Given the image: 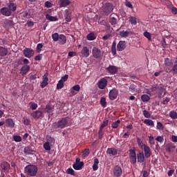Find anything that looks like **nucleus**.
<instances>
[{"instance_id": "f257e3e1", "label": "nucleus", "mask_w": 177, "mask_h": 177, "mask_svg": "<svg viewBox=\"0 0 177 177\" xmlns=\"http://www.w3.org/2000/svg\"><path fill=\"white\" fill-rule=\"evenodd\" d=\"M24 174L28 177L37 176L38 174V167L35 165H28L24 167Z\"/></svg>"}, {"instance_id": "f03ea898", "label": "nucleus", "mask_w": 177, "mask_h": 177, "mask_svg": "<svg viewBox=\"0 0 177 177\" xmlns=\"http://www.w3.org/2000/svg\"><path fill=\"white\" fill-rule=\"evenodd\" d=\"M114 10V6L111 3H103L101 8V11L105 15V16H109L110 13L113 12Z\"/></svg>"}, {"instance_id": "7ed1b4c3", "label": "nucleus", "mask_w": 177, "mask_h": 177, "mask_svg": "<svg viewBox=\"0 0 177 177\" xmlns=\"http://www.w3.org/2000/svg\"><path fill=\"white\" fill-rule=\"evenodd\" d=\"M68 124V120L66 118H62L61 120H58V122L53 123V127L54 129H63V128H66L67 124Z\"/></svg>"}, {"instance_id": "20e7f679", "label": "nucleus", "mask_w": 177, "mask_h": 177, "mask_svg": "<svg viewBox=\"0 0 177 177\" xmlns=\"http://www.w3.org/2000/svg\"><path fill=\"white\" fill-rule=\"evenodd\" d=\"M165 71L167 73H172V62L169 58L165 59Z\"/></svg>"}, {"instance_id": "39448f33", "label": "nucleus", "mask_w": 177, "mask_h": 177, "mask_svg": "<svg viewBox=\"0 0 177 177\" xmlns=\"http://www.w3.org/2000/svg\"><path fill=\"white\" fill-rule=\"evenodd\" d=\"M118 96V90L115 88H113L112 90H110L109 93V97L110 100H115Z\"/></svg>"}, {"instance_id": "423d86ee", "label": "nucleus", "mask_w": 177, "mask_h": 177, "mask_svg": "<svg viewBox=\"0 0 177 177\" xmlns=\"http://www.w3.org/2000/svg\"><path fill=\"white\" fill-rule=\"evenodd\" d=\"M107 80L104 77L101 78L97 83L99 89H105L107 86Z\"/></svg>"}, {"instance_id": "0eeeda50", "label": "nucleus", "mask_w": 177, "mask_h": 177, "mask_svg": "<svg viewBox=\"0 0 177 177\" xmlns=\"http://www.w3.org/2000/svg\"><path fill=\"white\" fill-rule=\"evenodd\" d=\"M23 54L25 56V57H28V59H30L34 56L35 52L34 50L32 48H26L23 50Z\"/></svg>"}, {"instance_id": "6e6552de", "label": "nucleus", "mask_w": 177, "mask_h": 177, "mask_svg": "<svg viewBox=\"0 0 177 177\" xmlns=\"http://www.w3.org/2000/svg\"><path fill=\"white\" fill-rule=\"evenodd\" d=\"M105 70L111 75H114L118 73V68L113 65H110L109 67L106 68Z\"/></svg>"}, {"instance_id": "1a4fd4ad", "label": "nucleus", "mask_w": 177, "mask_h": 177, "mask_svg": "<svg viewBox=\"0 0 177 177\" xmlns=\"http://www.w3.org/2000/svg\"><path fill=\"white\" fill-rule=\"evenodd\" d=\"M92 53H93V57H95V59H100V57H102V50H100V49H99L97 47L93 48Z\"/></svg>"}, {"instance_id": "9d476101", "label": "nucleus", "mask_w": 177, "mask_h": 177, "mask_svg": "<svg viewBox=\"0 0 177 177\" xmlns=\"http://www.w3.org/2000/svg\"><path fill=\"white\" fill-rule=\"evenodd\" d=\"M30 115L35 120H38L39 118H44V112H42L41 111H38V110L33 111L30 114Z\"/></svg>"}, {"instance_id": "9b49d317", "label": "nucleus", "mask_w": 177, "mask_h": 177, "mask_svg": "<svg viewBox=\"0 0 177 177\" xmlns=\"http://www.w3.org/2000/svg\"><path fill=\"white\" fill-rule=\"evenodd\" d=\"M125 48H127V42L125 41H120L117 44V50L118 52L125 50Z\"/></svg>"}, {"instance_id": "f8f14e48", "label": "nucleus", "mask_w": 177, "mask_h": 177, "mask_svg": "<svg viewBox=\"0 0 177 177\" xmlns=\"http://www.w3.org/2000/svg\"><path fill=\"white\" fill-rule=\"evenodd\" d=\"M130 153V162L131 164H136V152L133 149H129Z\"/></svg>"}, {"instance_id": "ddd939ff", "label": "nucleus", "mask_w": 177, "mask_h": 177, "mask_svg": "<svg viewBox=\"0 0 177 177\" xmlns=\"http://www.w3.org/2000/svg\"><path fill=\"white\" fill-rule=\"evenodd\" d=\"M144 156L146 158H150L151 157V151L150 150V147L149 145H144Z\"/></svg>"}, {"instance_id": "4468645a", "label": "nucleus", "mask_w": 177, "mask_h": 177, "mask_svg": "<svg viewBox=\"0 0 177 177\" xmlns=\"http://www.w3.org/2000/svg\"><path fill=\"white\" fill-rule=\"evenodd\" d=\"M0 13L3 15V16H6L7 17H9V16H11L12 15L8 7L1 8L0 9Z\"/></svg>"}, {"instance_id": "2eb2a0df", "label": "nucleus", "mask_w": 177, "mask_h": 177, "mask_svg": "<svg viewBox=\"0 0 177 177\" xmlns=\"http://www.w3.org/2000/svg\"><path fill=\"white\" fill-rule=\"evenodd\" d=\"M64 12H65V14H64V19H65V20L68 23H70V21H71V15H72L71 10L66 9V10H65Z\"/></svg>"}, {"instance_id": "dca6fc26", "label": "nucleus", "mask_w": 177, "mask_h": 177, "mask_svg": "<svg viewBox=\"0 0 177 177\" xmlns=\"http://www.w3.org/2000/svg\"><path fill=\"white\" fill-rule=\"evenodd\" d=\"M113 174L115 177H121L122 175V169H121V167L115 166L113 171Z\"/></svg>"}, {"instance_id": "f3484780", "label": "nucleus", "mask_w": 177, "mask_h": 177, "mask_svg": "<svg viewBox=\"0 0 177 177\" xmlns=\"http://www.w3.org/2000/svg\"><path fill=\"white\" fill-rule=\"evenodd\" d=\"M7 8L12 14V12H16L17 5L13 2H10L8 3Z\"/></svg>"}, {"instance_id": "a211bd4d", "label": "nucleus", "mask_w": 177, "mask_h": 177, "mask_svg": "<svg viewBox=\"0 0 177 177\" xmlns=\"http://www.w3.org/2000/svg\"><path fill=\"white\" fill-rule=\"evenodd\" d=\"M48 81H49V79L48 78V73H46L43 75V81L40 85L41 88H45L48 86Z\"/></svg>"}, {"instance_id": "6ab92c4d", "label": "nucleus", "mask_w": 177, "mask_h": 177, "mask_svg": "<svg viewBox=\"0 0 177 177\" xmlns=\"http://www.w3.org/2000/svg\"><path fill=\"white\" fill-rule=\"evenodd\" d=\"M82 57H89V48L86 46H84L81 50Z\"/></svg>"}, {"instance_id": "aec40b11", "label": "nucleus", "mask_w": 177, "mask_h": 177, "mask_svg": "<svg viewBox=\"0 0 177 177\" xmlns=\"http://www.w3.org/2000/svg\"><path fill=\"white\" fill-rule=\"evenodd\" d=\"M67 42V37L66 35L61 34L59 35V37L58 39V44L59 45H64Z\"/></svg>"}, {"instance_id": "412c9836", "label": "nucleus", "mask_w": 177, "mask_h": 177, "mask_svg": "<svg viewBox=\"0 0 177 177\" xmlns=\"http://www.w3.org/2000/svg\"><path fill=\"white\" fill-rule=\"evenodd\" d=\"M145 153H143V151L142 152H139L137 154V160L138 162H145Z\"/></svg>"}, {"instance_id": "4be33fe9", "label": "nucleus", "mask_w": 177, "mask_h": 177, "mask_svg": "<svg viewBox=\"0 0 177 177\" xmlns=\"http://www.w3.org/2000/svg\"><path fill=\"white\" fill-rule=\"evenodd\" d=\"M118 153V151L114 147L108 148L106 150V154H109V156H117Z\"/></svg>"}, {"instance_id": "5701e85b", "label": "nucleus", "mask_w": 177, "mask_h": 177, "mask_svg": "<svg viewBox=\"0 0 177 177\" xmlns=\"http://www.w3.org/2000/svg\"><path fill=\"white\" fill-rule=\"evenodd\" d=\"M24 153L27 156H30L34 153V149H32V147L28 146L24 149Z\"/></svg>"}, {"instance_id": "b1692460", "label": "nucleus", "mask_w": 177, "mask_h": 177, "mask_svg": "<svg viewBox=\"0 0 177 177\" xmlns=\"http://www.w3.org/2000/svg\"><path fill=\"white\" fill-rule=\"evenodd\" d=\"M30 66L28 65H24L21 67V73L22 75H26V74H27V73H28V71H30Z\"/></svg>"}, {"instance_id": "393cba45", "label": "nucleus", "mask_w": 177, "mask_h": 177, "mask_svg": "<svg viewBox=\"0 0 177 177\" xmlns=\"http://www.w3.org/2000/svg\"><path fill=\"white\" fill-rule=\"evenodd\" d=\"M59 8H66L70 5V0H59Z\"/></svg>"}, {"instance_id": "a878e982", "label": "nucleus", "mask_w": 177, "mask_h": 177, "mask_svg": "<svg viewBox=\"0 0 177 177\" xmlns=\"http://www.w3.org/2000/svg\"><path fill=\"white\" fill-rule=\"evenodd\" d=\"M84 165V162H80V163H74L73 167L76 171H80V169H82V166Z\"/></svg>"}, {"instance_id": "bb28decb", "label": "nucleus", "mask_w": 177, "mask_h": 177, "mask_svg": "<svg viewBox=\"0 0 177 177\" xmlns=\"http://www.w3.org/2000/svg\"><path fill=\"white\" fill-rule=\"evenodd\" d=\"M4 26L5 27H13V26H15V22H13V20L6 19L4 21Z\"/></svg>"}, {"instance_id": "cd10ccee", "label": "nucleus", "mask_w": 177, "mask_h": 177, "mask_svg": "<svg viewBox=\"0 0 177 177\" xmlns=\"http://www.w3.org/2000/svg\"><path fill=\"white\" fill-rule=\"evenodd\" d=\"M6 124H7L10 128H15V122H13L12 118L6 119Z\"/></svg>"}, {"instance_id": "c85d7f7f", "label": "nucleus", "mask_w": 177, "mask_h": 177, "mask_svg": "<svg viewBox=\"0 0 177 177\" xmlns=\"http://www.w3.org/2000/svg\"><path fill=\"white\" fill-rule=\"evenodd\" d=\"M99 159H94V163L93 165V171H97L99 169Z\"/></svg>"}, {"instance_id": "c756f323", "label": "nucleus", "mask_w": 177, "mask_h": 177, "mask_svg": "<svg viewBox=\"0 0 177 177\" xmlns=\"http://www.w3.org/2000/svg\"><path fill=\"white\" fill-rule=\"evenodd\" d=\"M8 55V49L3 47H0V56L2 57L6 56Z\"/></svg>"}, {"instance_id": "7c9ffc66", "label": "nucleus", "mask_w": 177, "mask_h": 177, "mask_svg": "<svg viewBox=\"0 0 177 177\" xmlns=\"http://www.w3.org/2000/svg\"><path fill=\"white\" fill-rule=\"evenodd\" d=\"M86 38L88 41H95V39L96 38V35H95V33L90 32L86 35Z\"/></svg>"}, {"instance_id": "2f4dec72", "label": "nucleus", "mask_w": 177, "mask_h": 177, "mask_svg": "<svg viewBox=\"0 0 177 177\" xmlns=\"http://www.w3.org/2000/svg\"><path fill=\"white\" fill-rule=\"evenodd\" d=\"M46 19L50 21H57V17H52L49 14L46 15Z\"/></svg>"}, {"instance_id": "473e14b6", "label": "nucleus", "mask_w": 177, "mask_h": 177, "mask_svg": "<svg viewBox=\"0 0 177 177\" xmlns=\"http://www.w3.org/2000/svg\"><path fill=\"white\" fill-rule=\"evenodd\" d=\"M144 124L148 125L149 127H154V122L150 119H145L144 120Z\"/></svg>"}, {"instance_id": "72a5a7b5", "label": "nucleus", "mask_w": 177, "mask_h": 177, "mask_svg": "<svg viewBox=\"0 0 177 177\" xmlns=\"http://www.w3.org/2000/svg\"><path fill=\"white\" fill-rule=\"evenodd\" d=\"M129 35V32L125 31V30H122L119 32V35L122 38H127V37H128Z\"/></svg>"}, {"instance_id": "f704fd0d", "label": "nucleus", "mask_w": 177, "mask_h": 177, "mask_svg": "<svg viewBox=\"0 0 177 177\" xmlns=\"http://www.w3.org/2000/svg\"><path fill=\"white\" fill-rule=\"evenodd\" d=\"M141 100L142 102H149V100H150V96H149V95L147 94H144L141 95Z\"/></svg>"}, {"instance_id": "c9c22d12", "label": "nucleus", "mask_w": 177, "mask_h": 177, "mask_svg": "<svg viewBox=\"0 0 177 177\" xmlns=\"http://www.w3.org/2000/svg\"><path fill=\"white\" fill-rule=\"evenodd\" d=\"M118 19L117 18L114 17H111L109 19V23L111 24V26H115V24H117L118 23Z\"/></svg>"}, {"instance_id": "e433bc0d", "label": "nucleus", "mask_w": 177, "mask_h": 177, "mask_svg": "<svg viewBox=\"0 0 177 177\" xmlns=\"http://www.w3.org/2000/svg\"><path fill=\"white\" fill-rule=\"evenodd\" d=\"M22 122L24 125L28 126L30 125L31 120H30V118H28L27 117H24L22 118Z\"/></svg>"}, {"instance_id": "4c0bfd02", "label": "nucleus", "mask_w": 177, "mask_h": 177, "mask_svg": "<svg viewBox=\"0 0 177 177\" xmlns=\"http://www.w3.org/2000/svg\"><path fill=\"white\" fill-rule=\"evenodd\" d=\"M169 117L171 118L172 120H177V113L175 111H171L169 113Z\"/></svg>"}, {"instance_id": "58836bf2", "label": "nucleus", "mask_w": 177, "mask_h": 177, "mask_svg": "<svg viewBox=\"0 0 177 177\" xmlns=\"http://www.w3.org/2000/svg\"><path fill=\"white\" fill-rule=\"evenodd\" d=\"M52 38H53V40L55 41V42H57V41H59V38L60 37V35H59V33L57 32H55L52 35Z\"/></svg>"}, {"instance_id": "ea45409f", "label": "nucleus", "mask_w": 177, "mask_h": 177, "mask_svg": "<svg viewBox=\"0 0 177 177\" xmlns=\"http://www.w3.org/2000/svg\"><path fill=\"white\" fill-rule=\"evenodd\" d=\"M2 169L5 171H9L10 169V165L8 162H6L3 163Z\"/></svg>"}, {"instance_id": "a19ab883", "label": "nucleus", "mask_w": 177, "mask_h": 177, "mask_svg": "<svg viewBox=\"0 0 177 177\" xmlns=\"http://www.w3.org/2000/svg\"><path fill=\"white\" fill-rule=\"evenodd\" d=\"M120 124H121V121L120 120H118L116 122H113L112 123V128L113 129H117V128H118V125H120Z\"/></svg>"}, {"instance_id": "79ce46f5", "label": "nucleus", "mask_w": 177, "mask_h": 177, "mask_svg": "<svg viewBox=\"0 0 177 177\" xmlns=\"http://www.w3.org/2000/svg\"><path fill=\"white\" fill-rule=\"evenodd\" d=\"M100 104L102 107H106L107 106V102L106 101V97H102L100 99Z\"/></svg>"}, {"instance_id": "37998d69", "label": "nucleus", "mask_w": 177, "mask_h": 177, "mask_svg": "<svg viewBox=\"0 0 177 177\" xmlns=\"http://www.w3.org/2000/svg\"><path fill=\"white\" fill-rule=\"evenodd\" d=\"M46 113H53V106H52V105L50 104H47L46 106Z\"/></svg>"}, {"instance_id": "c03bdc74", "label": "nucleus", "mask_w": 177, "mask_h": 177, "mask_svg": "<svg viewBox=\"0 0 177 177\" xmlns=\"http://www.w3.org/2000/svg\"><path fill=\"white\" fill-rule=\"evenodd\" d=\"M43 147L46 151H50V144L49 142H46L44 144Z\"/></svg>"}, {"instance_id": "a18cd8bd", "label": "nucleus", "mask_w": 177, "mask_h": 177, "mask_svg": "<svg viewBox=\"0 0 177 177\" xmlns=\"http://www.w3.org/2000/svg\"><path fill=\"white\" fill-rule=\"evenodd\" d=\"M107 125H109V120L104 119L100 125V129H103L105 127H107Z\"/></svg>"}, {"instance_id": "49530a36", "label": "nucleus", "mask_w": 177, "mask_h": 177, "mask_svg": "<svg viewBox=\"0 0 177 177\" xmlns=\"http://www.w3.org/2000/svg\"><path fill=\"white\" fill-rule=\"evenodd\" d=\"M66 172L68 174V175H72L73 176H75V171H74V169L72 168H68L66 169Z\"/></svg>"}, {"instance_id": "de8ad7c7", "label": "nucleus", "mask_w": 177, "mask_h": 177, "mask_svg": "<svg viewBox=\"0 0 177 177\" xmlns=\"http://www.w3.org/2000/svg\"><path fill=\"white\" fill-rule=\"evenodd\" d=\"M129 22L133 24V26H136L138 21H136V17H129Z\"/></svg>"}, {"instance_id": "09e8293b", "label": "nucleus", "mask_w": 177, "mask_h": 177, "mask_svg": "<svg viewBox=\"0 0 177 177\" xmlns=\"http://www.w3.org/2000/svg\"><path fill=\"white\" fill-rule=\"evenodd\" d=\"M64 86V82L62 80H59L57 84V89H62Z\"/></svg>"}, {"instance_id": "8fccbe9b", "label": "nucleus", "mask_w": 177, "mask_h": 177, "mask_svg": "<svg viewBox=\"0 0 177 177\" xmlns=\"http://www.w3.org/2000/svg\"><path fill=\"white\" fill-rule=\"evenodd\" d=\"M22 17H24V19H30L31 15L27 12H22Z\"/></svg>"}, {"instance_id": "3c124183", "label": "nucleus", "mask_w": 177, "mask_h": 177, "mask_svg": "<svg viewBox=\"0 0 177 177\" xmlns=\"http://www.w3.org/2000/svg\"><path fill=\"white\" fill-rule=\"evenodd\" d=\"M42 48H44V45H42V44H37L36 49L38 53H39L41 50H42Z\"/></svg>"}, {"instance_id": "603ef678", "label": "nucleus", "mask_w": 177, "mask_h": 177, "mask_svg": "<svg viewBox=\"0 0 177 177\" xmlns=\"http://www.w3.org/2000/svg\"><path fill=\"white\" fill-rule=\"evenodd\" d=\"M46 140L47 142H48V143H53V142H55V138H52V136H47L46 137Z\"/></svg>"}, {"instance_id": "864d4df0", "label": "nucleus", "mask_w": 177, "mask_h": 177, "mask_svg": "<svg viewBox=\"0 0 177 177\" xmlns=\"http://www.w3.org/2000/svg\"><path fill=\"white\" fill-rule=\"evenodd\" d=\"M89 149H85L84 151H83V153H82V156L83 157H87V156H89Z\"/></svg>"}, {"instance_id": "5fc2aeb1", "label": "nucleus", "mask_w": 177, "mask_h": 177, "mask_svg": "<svg viewBox=\"0 0 177 177\" xmlns=\"http://www.w3.org/2000/svg\"><path fill=\"white\" fill-rule=\"evenodd\" d=\"M143 115L145 118H150V113L147 110L143 111Z\"/></svg>"}, {"instance_id": "6e6d98bb", "label": "nucleus", "mask_w": 177, "mask_h": 177, "mask_svg": "<svg viewBox=\"0 0 177 177\" xmlns=\"http://www.w3.org/2000/svg\"><path fill=\"white\" fill-rule=\"evenodd\" d=\"M13 140L15 142H21V137L20 136H14Z\"/></svg>"}, {"instance_id": "4d7b16f0", "label": "nucleus", "mask_w": 177, "mask_h": 177, "mask_svg": "<svg viewBox=\"0 0 177 177\" xmlns=\"http://www.w3.org/2000/svg\"><path fill=\"white\" fill-rule=\"evenodd\" d=\"M144 37L147 38V39H149V41H150V39H151V35H150V32H145Z\"/></svg>"}, {"instance_id": "13d9d810", "label": "nucleus", "mask_w": 177, "mask_h": 177, "mask_svg": "<svg viewBox=\"0 0 177 177\" xmlns=\"http://www.w3.org/2000/svg\"><path fill=\"white\" fill-rule=\"evenodd\" d=\"M125 5L127 8H129L130 9H132L133 8L131 1H129L128 0H126Z\"/></svg>"}, {"instance_id": "bf43d9fd", "label": "nucleus", "mask_w": 177, "mask_h": 177, "mask_svg": "<svg viewBox=\"0 0 177 177\" xmlns=\"http://www.w3.org/2000/svg\"><path fill=\"white\" fill-rule=\"evenodd\" d=\"M72 89L73 91H76V92H78L80 91V89H81V87L80 86L79 84H77V85H75L72 87Z\"/></svg>"}, {"instance_id": "052dcab7", "label": "nucleus", "mask_w": 177, "mask_h": 177, "mask_svg": "<svg viewBox=\"0 0 177 177\" xmlns=\"http://www.w3.org/2000/svg\"><path fill=\"white\" fill-rule=\"evenodd\" d=\"M98 138H99V139H103V129H100V130H99Z\"/></svg>"}, {"instance_id": "680f3d73", "label": "nucleus", "mask_w": 177, "mask_h": 177, "mask_svg": "<svg viewBox=\"0 0 177 177\" xmlns=\"http://www.w3.org/2000/svg\"><path fill=\"white\" fill-rule=\"evenodd\" d=\"M169 100H170L169 97H165L162 99V104H168Z\"/></svg>"}, {"instance_id": "e2e57ef3", "label": "nucleus", "mask_w": 177, "mask_h": 177, "mask_svg": "<svg viewBox=\"0 0 177 177\" xmlns=\"http://www.w3.org/2000/svg\"><path fill=\"white\" fill-rule=\"evenodd\" d=\"M137 143L139 147H143V142L142 141V140H140V138H137Z\"/></svg>"}, {"instance_id": "0e129e2a", "label": "nucleus", "mask_w": 177, "mask_h": 177, "mask_svg": "<svg viewBox=\"0 0 177 177\" xmlns=\"http://www.w3.org/2000/svg\"><path fill=\"white\" fill-rule=\"evenodd\" d=\"M174 74H177V64H174L173 67L171 68Z\"/></svg>"}, {"instance_id": "69168bd1", "label": "nucleus", "mask_w": 177, "mask_h": 177, "mask_svg": "<svg viewBox=\"0 0 177 177\" xmlns=\"http://www.w3.org/2000/svg\"><path fill=\"white\" fill-rule=\"evenodd\" d=\"M158 89H159V91H161L162 93H165V88H164V86L162 85L158 86Z\"/></svg>"}, {"instance_id": "338daca9", "label": "nucleus", "mask_w": 177, "mask_h": 177, "mask_svg": "<svg viewBox=\"0 0 177 177\" xmlns=\"http://www.w3.org/2000/svg\"><path fill=\"white\" fill-rule=\"evenodd\" d=\"M42 59V54H39L35 57V60L39 61Z\"/></svg>"}, {"instance_id": "774afa93", "label": "nucleus", "mask_w": 177, "mask_h": 177, "mask_svg": "<svg viewBox=\"0 0 177 177\" xmlns=\"http://www.w3.org/2000/svg\"><path fill=\"white\" fill-rule=\"evenodd\" d=\"M171 13L173 15H177V8H176V7H172L171 8Z\"/></svg>"}]
</instances>
